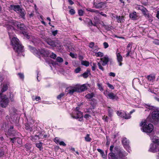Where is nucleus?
I'll return each mask as SVG.
<instances>
[{
    "mask_svg": "<svg viewBox=\"0 0 159 159\" xmlns=\"http://www.w3.org/2000/svg\"><path fill=\"white\" fill-rule=\"evenodd\" d=\"M9 85V82H4L2 84L0 87V95H2L3 93L5 92L7 90Z\"/></svg>",
    "mask_w": 159,
    "mask_h": 159,
    "instance_id": "nucleus-12",
    "label": "nucleus"
},
{
    "mask_svg": "<svg viewBox=\"0 0 159 159\" xmlns=\"http://www.w3.org/2000/svg\"><path fill=\"white\" fill-rule=\"evenodd\" d=\"M18 75H19L20 79L22 80L24 78V76L23 74L20 73H19L18 74Z\"/></svg>",
    "mask_w": 159,
    "mask_h": 159,
    "instance_id": "nucleus-49",
    "label": "nucleus"
},
{
    "mask_svg": "<svg viewBox=\"0 0 159 159\" xmlns=\"http://www.w3.org/2000/svg\"><path fill=\"white\" fill-rule=\"evenodd\" d=\"M75 86L76 89L77 90V92H81L87 89V87L85 84H84L82 85L77 84L75 85Z\"/></svg>",
    "mask_w": 159,
    "mask_h": 159,
    "instance_id": "nucleus-13",
    "label": "nucleus"
},
{
    "mask_svg": "<svg viewBox=\"0 0 159 159\" xmlns=\"http://www.w3.org/2000/svg\"><path fill=\"white\" fill-rule=\"evenodd\" d=\"M116 18L118 22H119L122 23L124 20V17L123 16H119V17L117 16Z\"/></svg>",
    "mask_w": 159,
    "mask_h": 159,
    "instance_id": "nucleus-30",
    "label": "nucleus"
},
{
    "mask_svg": "<svg viewBox=\"0 0 159 159\" xmlns=\"http://www.w3.org/2000/svg\"><path fill=\"white\" fill-rule=\"evenodd\" d=\"M53 35L55 36L57 34V30H55L52 32Z\"/></svg>",
    "mask_w": 159,
    "mask_h": 159,
    "instance_id": "nucleus-62",
    "label": "nucleus"
},
{
    "mask_svg": "<svg viewBox=\"0 0 159 159\" xmlns=\"http://www.w3.org/2000/svg\"><path fill=\"white\" fill-rule=\"evenodd\" d=\"M45 40L49 45L53 47H60V48L59 49H62V48L61 47L60 44V42L58 41L57 40L55 41H52V40L49 38H47Z\"/></svg>",
    "mask_w": 159,
    "mask_h": 159,
    "instance_id": "nucleus-9",
    "label": "nucleus"
},
{
    "mask_svg": "<svg viewBox=\"0 0 159 159\" xmlns=\"http://www.w3.org/2000/svg\"><path fill=\"white\" fill-rule=\"evenodd\" d=\"M33 100H35L36 101H39V100L41 99V98L40 97H37L35 98H33Z\"/></svg>",
    "mask_w": 159,
    "mask_h": 159,
    "instance_id": "nucleus-55",
    "label": "nucleus"
},
{
    "mask_svg": "<svg viewBox=\"0 0 159 159\" xmlns=\"http://www.w3.org/2000/svg\"><path fill=\"white\" fill-rule=\"evenodd\" d=\"M64 93H61L59 95L57 96V98L58 99H60L62 97H63L64 96Z\"/></svg>",
    "mask_w": 159,
    "mask_h": 159,
    "instance_id": "nucleus-47",
    "label": "nucleus"
},
{
    "mask_svg": "<svg viewBox=\"0 0 159 159\" xmlns=\"http://www.w3.org/2000/svg\"><path fill=\"white\" fill-rule=\"evenodd\" d=\"M11 7L16 12L19 13L21 18L25 19V12L24 10L19 5H11Z\"/></svg>",
    "mask_w": 159,
    "mask_h": 159,
    "instance_id": "nucleus-5",
    "label": "nucleus"
},
{
    "mask_svg": "<svg viewBox=\"0 0 159 159\" xmlns=\"http://www.w3.org/2000/svg\"><path fill=\"white\" fill-rule=\"evenodd\" d=\"M81 64L83 65L88 66H89V63L88 61H81Z\"/></svg>",
    "mask_w": 159,
    "mask_h": 159,
    "instance_id": "nucleus-34",
    "label": "nucleus"
},
{
    "mask_svg": "<svg viewBox=\"0 0 159 159\" xmlns=\"http://www.w3.org/2000/svg\"><path fill=\"white\" fill-rule=\"evenodd\" d=\"M69 4L71 5H73L74 3L71 0H68Z\"/></svg>",
    "mask_w": 159,
    "mask_h": 159,
    "instance_id": "nucleus-63",
    "label": "nucleus"
},
{
    "mask_svg": "<svg viewBox=\"0 0 159 159\" xmlns=\"http://www.w3.org/2000/svg\"><path fill=\"white\" fill-rule=\"evenodd\" d=\"M56 60L57 61L59 62H61L63 61V59L60 57H57L56 58Z\"/></svg>",
    "mask_w": 159,
    "mask_h": 159,
    "instance_id": "nucleus-41",
    "label": "nucleus"
},
{
    "mask_svg": "<svg viewBox=\"0 0 159 159\" xmlns=\"http://www.w3.org/2000/svg\"><path fill=\"white\" fill-rule=\"evenodd\" d=\"M104 95L107 97L112 99H114L117 98V97L116 95L113 93H109L107 90H105L104 92Z\"/></svg>",
    "mask_w": 159,
    "mask_h": 159,
    "instance_id": "nucleus-14",
    "label": "nucleus"
},
{
    "mask_svg": "<svg viewBox=\"0 0 159 159\" xmlns=\"http://www.w3.org/2000/svg\"><path fill=\"white\" fill-rule=\"evenodd\" d=\"M140 126L141 127V130L146 133H150L153 129V125L151 124L147 125L146 120L142 121L140 124Z\"/></svg>",
    "mask_w": 159,
    "mask_h": 159,
    "instance_id": "nucleus-3",
    "label": "nucleus"
},
{
    "mask_svg": "<svg viewBox=\"0 0 159 159\" xmlns=\"http://www.w3.org/2000/svg\"><path fill=\"white\" fill-rule=\"evenodd\" d=\"M89 71L88 70H87V71L84 73H83L82 75L84 78H87L89 76Z\"/></svg>",
    "mask_w": 159,
    "mask_h": 159,
    "instance_id": "nucleus-37",
    "label": "nucleus"
},
{
    "mask_svg": "<svg viewBox=\"0 0 159 159\" xmlns=\"http://www.w3.org/2000/svg\"><path fill=\"white\" fill-rule=\"evenodd\" d=\"M102 119L105 121H108V117L107 116H104Z\"/></svg>",
    "mask_w": 159,
    "mask_h": 159,
    "instance_id": "nucleus-54",
    "label": "nucleus"
},
{
    "mask_svg": "<svg viewBox=\"0 0 159 159\" xmlns=\"http://www.w3.org/2000/svg\"><path fill=\"white\" fill-rule=\"evenodd\" d=\"M156 16L158 19H159V11H157Z\"/></svg>",
    "mask_w": 159,
    "mask_h": 159,
    "instance_id": "nucleus-64",
    "label": "nucleus"
},
{
    "mask_svg": "<svg viewBox=\"0 0 159 159\" xmlns=\"http://www.w3.org/2000/svg\"><path fill=\"white\" fill-rule=\"evenodd\" d=\"M99 49V48L97 45H95V47L94 48L93 50H91L94 53H95L96 52H98V50Z\"/></svg>",
    "mask_w": 159,
    "mask_h": 159,
    "instance_id": "nucleus-35",
    "label": "nucleus"
},
{
    "mask_svg": "<svg viewBox=\"0 0 159 159\" xmlns=\"http://www.w3.org/2000/svg\"><path fill=\"white\" fill-rule=\"evenodd\" d=\"M7 21H8V22L9 23V24H12L16 26L17 28L20 29V30H25V29L26 27L25 25L23 24H21L20 22L14 21L13 20H7Z\"/></svg>",
    "mask_w": 159,
    "mask_h": 159,
    "instance_id": "nucleus-10",
    "label": "nucleus"
},
{
    "mask_svg": "<svg viewBox=\"0 0 159 159\" xmlns=\"http://www.w3.org/2000/svg\"><path fill=\"white\" fill-rule=\"evenodd\" d=\"M36 146L39 148L40 149V150H41V149L42 148V143H37L36 144Z\"/></svg>",
    "mask_w": 159,
    "mask_h": 159,
    "instance_id": "nucleus-36",
    "label": "nucleus"
},
{
    "mask_svg": "<svg viewBox=\"0 0 159 159\" xmlns=\"http://www.w3.org/2000/svg\"><path fill=\"white\" fill-rule=\"evenodd\" d=\"M81 70V69L80 67H78L76 68L75 70V73H78Z\"/></svg>",
    "mask_w": 159,
    "mask_h": 159,
    "instance_id": "nucleus-50",
    "label": "nucleus"
},
{
    "mask_svg": "<svg viewBox=\"0 0 159 159\" xmlns=\"http://www.w3.org/2000/svg\"><path fill=\"white\" fill-rule=\"evenodd\" d=\"M95 94L93 93H91L86 95L85 97L86 98L89 99L92 98L93 97H94Z\"/></svg>",
    "mask_w": 159,
    "mask_h": 159,
    "instance_id": "nucleus-27",
    "label": "nucleus"
},
{
    "mask_svg": "<svg viewBox=\"0 0 159 159\" xmlns=\"http://www.w3.org/2000/svg\"><path fill=\"white\" fill-rule=\"evenodd\" d=\"M94 45V43L93 42H91L89 44V47L90 48L92 47Z\"/></svg>",
    "mask_w": 159,
    "mask_h": 159,
    "instance_id": "nucleus-58",
    "label": "nucleus"
},
{
    "mask_svg": "<svg viewBox=\"0 0 159 159\" xmlns=\"http://www.w3.org/2000/svg\"><path fill=\"white\" fill-rule=\"evenodd\" d=\"M93 55L96 56V57H102L103 56V53L101 52H97L94 54H93Z\"/></svg>",
    "mask_w": 159,
    "mask_h": 159,
    "instance_id": "nucleus-29",
    "label": "nucleus"
},
{
    "mask_svg": "<svg viewBox=\"0 0 159 159\" xmlns=\"http://www.w3.org/2000/svg\"><path fill=\"white\" fill-rule=\"evenodd\" d=\"M106 84H107L108 86L110 89H114V87L112 85L109 84V83H107Z\"/></svg>",
    "mask_w": 159,
    "mask_h": 159,
    "instance_id": "nucleus-48",
    "label": "nucleus"
},
{
    "mask_svg": "<svg viewBox=\"0 0 159 159\" xmlns=\"http://www.w3.org/2000/svg\"><path fill=\"white\" fill-rule=\"evenodd\" d=\"M59 144L60 145H62L64 146H65L66 145V144L63 141L60 142L59 143Z\"/></svg>",
    "mask_w": 159,
    "mask_h": 159,
    "instance_id": "nucleus-53",
    "label": "nucleus"
},
{
    "mask_svg": "<svg viewBox=\"0 0 159 159\" xmlns=\"http://www.w3.org/2000/svg\"><path fill=\"white\" fill-rule=\"evenodd\" d=\"M108 111V115L109 116V117H110V120H112V119H111V117L112 116V111L109 110Z\"/></svg>",
    "mask_w": 159,
    "mask_h": 159,
    "instance_id": "nucleus-40",
    "label": "nucleus"
},
{
    "mask_svg": "<svg viewBox=\"0 0 159 159\" xmlns=\"http://www.w3.org/2000/svg\"><path fill=\"white\" fill-rule=\"evenodd\" d=\"M69 13L71 15H73L75 13V10L73 9H71L69 11Z\"/></svg>",
    "mask_w": 159,
    "mask_h": 159,
    "instance_id": "nucleus-43",
    "label": "nucleus"
},
{
    "mask_svg": "<svg viewBox=\"0 0 159 159\" xmlns=\"http://www.w3.org/2000/svg\"><path fill=\"white\" fill-rule=\"evenodd\" d=\"M97 86L98 87V89L101 91H103L104 90L102 84L99 82L97 84Z\"/></svg>",
    "mask_w": 159,
    "mask_h": 159,
    "instance_id": "nucleus-28",
    "label": "nucleus"
},
{
    "mask_svg": "<svg viewBox=\"0 0 159 159\" xmlns=\"http://www.w3.org/2000/svg\"><path fill=\"white\" fill-rule=\"evenodd\" d=\"M137 16L136 12H134L133 13H131L129 15L130 18L133 20H135L137 19Z\"/></svg>",
    "mask_w": 159,
    "mask_h": 159,
    "instance_id": "nucleus-25",
    "label": "nucleus"
},
{
    "mask_svg": "<svg viewBox=\"0 0 159 159\" xmlns=\"http://www.w3.org/2000/svg\"><path fill=\"white\" fill-rule=\"evenodd\" d=\"M80 108L79 107H77L76 109L74 110L72 114H71V116L72 118L74 119H79V120L81 121L82 120V118L83 115L82 113L79 110Z\"/></svg>",
    "mask_w": 159,
    "mask_h": 159,
    "instance_id": "nucleus-7",
    "label": "nucleus"
},
{
    "mask_svg": "<svg viewBox=\"0 0 159 159\" xmlns=\"http://www.w3.org/2000/svg\"><path fill=\"white\" fill-rule=\"evenodd\" d=\"M50 57L52 59H55L57 57V55L55 54L53 52H52L51 55H50Z\"/></svg>",
    "mask_w": 159,
    "mask_h": 159,
    "instance_id": "nucleus-42",
    "label": "nucleus"
},
{
    "mask_svg": "<svg viewBox=\"0 0 159 159\" xmlns=\"http://www.w3.org/2000/svg\"><path fill=\"white\" fill-rule=\"evenodd\" d=\"M2 129L5 130L6 129H7V128L8 129V133L10 134H13V133L11 132V130L13 129V127L12 126L10 125V126L7 124H4L2 126Z\"/></svg>",
    "mask_w": 159,
    "mask_h": 159,
    "instance_id": "nucleus-20",
    "label": "nucleus"
},
{
    "mask_svg": "<svg viewBox=\"0 0 159 159\" xmlns=\"http://www.w3.org/2000/svg\"><path fill=\"white\" fill-rule=\"evenodd\" d=\"M108 159H118V157L112 152H111L108 154Z\"/></svg>",
    "mask_w": 159,
    "mask_h": 159,
    "instance_id": "nucleus-22",
    "label": "nucleus"
},
{
    "mask_svg": "<svg viewBox=\"0 0 159 159\" xmlns=\"http://www.w3.org/2000/svg\"><path fill=\"white\" fill-rule=\"evenodd\" d=\"M109 75L110 76L114 77L116 75V74L115 73L111 72L109 73Z\"/></svg>",
    "mask_w": 159,
    "mask_h": 159,
    "instance_id": "nucleus-56",
    "label": "nucleus"
},
{
    "mask_svg": "<svg viewBox=\"0 0 159 159\" xmlns=\"http://www.w3.org/2000/svg\"><path fill=\"white\" fill-rule=\"evenodd\" d=\"M103 44L104 48H107L109 46V45H108V43H107V42H104L103 43Z\"/></svg>",
    "mask_w": 159,
    "mask_h": 159,
    "instance_id": "nucleus-51",
    "label": "nucleus"
},
{
    "mask_svg": "<svg viewBox=\"0 0 159 159\" xmlns=\"http://www.w3.org/2000/svg\"><path fill=\"white\" fill-rule=\"evenodd\" d=\"M31 51L36 55L39 56L41 55L45 57L48 56L50 53L48 51L45 50L44 49L38 50L34 48H33L31 49Z\"/></svg>",
    "mask_w": 159,
    "mask_h": 159,
    "instance_id": "nucleus-4",
    "label": "nucleus"
},
{
    "mask_svg": "<svg viewBox=\"0 0 159 159\" xmlns=\"http://www.w3.org/2000/svg\"><path fill=\"white\" fill-rule=\"evenodd\" d=\"M100 61L101 62H102V65H101L100 62H98V65L99 69L103 71L104 70V68L102 66H105L107 64L109 61V59L108 56H105L100 58Z\"/></svg>",
    "mask_w": 159,
    "mask_h": 159,
    "instance_id": "nucleus-6",
    "label": "nucleus"
},
{
    "mask_svg": "<svg viewBox=\"0 0 159 159\" xmlns=\"http://www.w3.org/2000/svg\"><path fill=\"white\" fill-rule=\"evenodd\" d=\"M11 141L14 143L17 142L18 143L20 144L21 143V139L20 138H13L10 139Z\"/></svg>",
    "mask_w": 159,
    "mask_h": 159,
    "instance_id": "nucleus-23",
    "label": "nucleus"
},
{
    "mask_svg": "<svg viewBox=\"0 0 159 159\" xmlns=\"http://www.w3.org/2000/svg\"><path fill=\"white\" fill-rule=\"evenodd\" d=\"M11 43L14 50L18 53V55H20V53L23 52L24 49L19 39L16 37H14L11 39Z\"/></svg>",
    "mask_w": 159,
    "mask_h": 159,
    "instance_id": "nucleus-1",
    "label": "nucleus"
},
{
    "mask_svg": "<svg viewBox=\"0 0 159 159\" xmlns=\"http://www.w3.org/2000/svg\"><path fill=\"white\" fill-rule=\"evenodd\" d=\"M76 88V87L75 85L73 86H70L68 88V93L71 95L74 92H77V90Z\"/></svg>",
    "mask_w": 159,
    "mask_h": 159,
    "instance_id": "nucleus-21",
    "label": "nucleus"
},
{
    "mask_svg": "<svg viewBox=\"0 0 159 159\" xmlns=\"http://www.w3.org/2000/svg\"><path fill=\"white\" fill-rule=\"evenodd\" d=\"M54 141L56 143H59L60 142V139L56 137L54 139Z\"/></svg>",
    "mask_w": 159,
    "mask_h": 159,
    "instance_id": "nucleus-46",
    "label": "nucleus"
},
{
    "mask_svg": "<svg viewBox=\"0 0 159 159\" xmlns=\"http://www.w3.org/2000/svg\"><path fill=\"white\" fill-rule=\"evenodd\" d=\"M87 10L88 11H90L91 12H95L96 13H98V11L97 10H96L94 9H87Z\"/></svg>",
    "mask_w": 159,
    "mask_h": 159,
    "instance_id": "nucleus-45",
    "label": "nucleus"
},
{
    "mask_svg": "<svg viewBox=\"0 0 159 159\" xmlns=\"http://www.w3.org/2000/svg\"><path fill=\"white\" fill-rule=\"evenodd\" d=\"M117 153V154L116 155V156L118 157V159H121L123 157L126 156L127 154L125 152L120 149L118 150Z\"/></svg>",
    "mask_w": 159,
    "mask_h": 159,
    "instance_id": "nucleus-17",
    "label": "nucleus"
},
{
    "mask_svg": "<svg viewBox=\"0 0 159 159\" xmlns=\"http://www.w3.org/2000/svg\"><path fill=\"white\" fill-rule=\"evenodd\" d=\"M147 78L149 81L153 82L155 80V76L154 75H151L148 76Z\"/></svg>",
    "mask_w": 159,
    "mask_h": 159,
    "instance_id": "nucleus-26",
    "label": "nucleus"
},
{
    "mask_svg": "<svg viewBox=\"0 0 159 159\" xmlns=\"http://www.w3.org/2000/svg\"><path fill=\"white\" fill-rule=\"evenodd\" d=\"M103 2H100L98 3H94V6L96 8L99 9L101 8L103 6Z\"/></svg>",
    "mask_w": 159,
    "mask_h": 159,
    "instance_id": "nucleus-24",
    "label": "nucleus"
},
{
    "mask_svg": "<svg viewBox=\"0 0 159 159\" xmlns=\"http://www.w3.org/2000/svg\"><path fill=\"white\" fill-rule=\"evenodd\" d=\"M97 151L100 153L102 156L103 157H105V155L104 152L102 150L99 148H98L97 149Z\"/></svg>",
    "mask_w": 159,
    "mask_h": 159,
    "instance_id": "nucleus-39",
    "label": "nucleus"
},
{
    "mask_svg": "<svg viewBox=\"0 0 159 159\" xmlns=\"http://www.w3.org/2000/svg\"><path fill=\"white\" fill-rule=\"evenodd\" d=\"M116 56L117 60L119 63V66H121L122 65V62L123 60V57L120 53L118 52L117 51L116 53Z\"/></svg>",
    "mask_w": 159,
    "mask_h": 159,
    "instance_id": "nucleus-16",
    "label": "nucleus"
},
{
    "mask_svg": "<svg viewBox=\"0 0 159 159\" xmlns=\"http://www.w3.org/2000/svg\"><path fill=\"white\" fill-rule=\"evenodd\" d=\"M4 155V152L2 150L0 149V157Z\"/></svg>",
    "mask_w": 159,
    "mask_h": 159,
    "instance_id": "nucleus-59",
    "label": "nucleus"
},
{
    "mask_svg": "<svg viewBox=\"0 0 159 159\" xmlns=\"http://www.w3.org/2000/svg\"><path fill=\"white\" fill-rule=\"evenodd\" d=\"M150 137L153 143L151 144L150 145L149 151L153 152H155L157 150L159 151V139L156 136H153L151 135Z\"/></svg>",
    "mask_w": 159,
    "mask_h": 159,
    "instance_id": "nucleus-2",
    "label": "nucleus"
},
{
    "mask_svg": "<svg viewBox=\"0 0 159 159\" xmlns=\"http://www.w3.org/2000/svg\"><path fill=\"white\" fill-rule=\"evenodd\" d=\"M92 66V70L93 71H94L96 70L97 68V66L96 63H93L91 65Z\"/></svg>",
    "mask_w": 159,
    "mask_h": 159,
    "instance_id": "nucleus-38",
    "label": "nucleus"
},
{
    "mask_svg": "<svg viewBox=\"0 0 159 159\" xmlns=\"http://www.w3.org/2000/svg\"><path fill=\"white\" fill-rule=\"evenodd\" d=\"M78 14L79 16H82L84 15V11L82 10H78Z\"/></svg>",
    "mask_w": 159,
    "mask_h": 159,
    "instance_id": "nucleus-44",
    "label": "nucleus"
},
{
    "mask_svg": "<svg viewBox=\"0 0 159 159\" xmlns=\"http://www.w3.org/2000/svg\"><path fill=\"white\" fill-rule=\"evenodd\" d=\"M13 94L12 93H10V94L9 96V98L12 100V99L13 98Z\"/></svg>",
    "mask_w": 159,
    "mask_h": 159,
    "instance_id": "nucleus-60",
    "label": "nucleus"
},
{
    "mask_svg": "<svg viewBox=\"0 0 159 159\" xmlns=\"http://www.w3.org/2000/svg\"><path fill=\"white\" fill-rule=\"evenodd\" d=\"M21 34L27 39H30V40L34 44H35L36 43L39 42V40L37 39L35 37L31 36L30 34L27 32V30H21Z\"/></svg>",
    "mask_w": 159,
    "mask_h": 159,
    "instance_id": "nucleus-8",
    "label": "nucleus"
},
{
    "mask_svg": "<svg viewBox=\"0 0 159 159\" xmlns=\"http://www.w3.org/2000/svg\"><path fill=\"white\" fill-rule=\"evenodd\" d=\"M8 33L10 39L11 38H12L14 37H15V34L12 31V30H9V31L8 32Z\"/></svg>",
    "mask_w": 159,
    "mask_h": 159,
    "instance_id": "nucleus-31",
    "label": "nucleus"
},
{
    "mask_svg": "<svg viewBox=\"0 0 159 159\" xmlns=\"http://www.w3.org/2000/svg\"><path fill=\"white\" fill-rule=\"evenodd\" d=\"M117 114L118 116L124 118L125 119H129L131 117V116L127 114L124 111H117Z\"/></svg>",
    "mask_w": 159,
    "mask_h": 159,
    "instance_id": "nucleus-15",
    "label": "nucleus"
},
{
    "mask_svg": "<svg viewBox=\"0 0 159 159\" xmlns=\"http://www.w3.org/2000/svg\"><path fill=\"white\" fill-rule=\"evenodd\" d=\"M152 117L154 120L159 121V111L158 110L153 111L152 113Z\"/></svg>",
    "mask_w": 159,
    "mask_h": 159,
    "instance_id": "nucleus-19",
    "label": "nucleus"
},
{
    "mask_svg": "<svg viewBox=\"0 0 159 159\" xmlns=\"http://www.w3.org/2000/svg\"><path fill=\"white\" fill-rule=\"evenodd\" d=\"M89 25H91V26H92V25H94V26H95L96 25L95 24H94V25L93 23L92 22L91 20H89Z\"/></svg>",
    "mask_w": 159,
    "mask_h": 159,
    "instance_id": "nucleus-57",
    "label": "nucleus"
},
{
    "mask_svg": "<svg viewBox=\"0 0 159 159\" xmlns=\"http://www.w3.org/2000/svg\"><path fill=\"white\" fill-rule=\"evenodd\" d=\"M40 18L41 19V22L42 23L43 25H46L45 22L43 20V17L42 16H40Z\"/></svg>",
    "mask_w": 159,
    "mask_h": 159,
    "instance_id": "nucleus-52",
    "label": "nucleus"
},
{
    "mask_svg": "<svg viewBox=\"0 0 159 159\" xmlns=\"http://www.w3.org/2000/svg\"><path fill=\"white\" fill-rule=\"evenodd\" d=\"M132 44L131 43H129L127 47V52H131V48H132Z\"/></svg>",
    "mask_w": 159,
    "mask_h": 159,
    "instance_id": "nucleus-33",
    "label": "nucleus"
},
{
    "mask_svg": "<svg viewBox=\"0 0 159 159\" xmlns=\"http://www.w3.org/2000/svg\"><path fill=\"white\" fill-rule=\"evenodd\" d=\"M85 140L86 142H90L91 141L92 139L89 137V134H87L84 137Z\"/></svg>",
    "mask_w": 159,
    "mask_h": 159,
    "instance_id": "nucleus-32",
    "label": "nucleus"
},
{
    "mask_svg": "<svg viewBox=\"0 0 159 159\" xmlns=\"http://www.w3.org/2000/svg\"><path fill=\"white\" fill-rule=\"evenodd\" d=\"M90 117V116L88 114H86L84 115V117L85 118L87 119Z\"/></svg>",
    "mask_w": 159,
    "mask_h": 159,
    "instance_id": "nucleus-61",
    "label": "nucleus"
},
{
    "mask_svg": "<svg viewBox=\"0 0 159 159\" xmlns=\"http://www.w3.org/2000/svg\"><path fill=\"white\" fill-rule=\"evenodd\" d=\"M122 143L125 148L126 149V150L129 152H130V149L129 146V141L127 140L126 138H124L122 140Z\"/></svg>",
    "mask_w": 159,
    "mask_h": 159,
    "instance_id": "nucleus-18",
    "label": "nucleus"
},
{
    "mask_svg": "<svg viewBox=\"0 0 159 159\" xmlns=\"http://www.w3.org/2000/svg\"><path fill=\"white\" fill-rule=\"evenodd\" d=\"M139 8L141 9L144 15L147 19H148L150 21H151L152 20L151 16L149 15L148 10L145 8L143 7L142 6H140Z\"/></svg>",
    "mask_w": 159,
    "mask_h": 159,
    "instance_id": "nucleus-11",
    "label": "nucleus"
}]
</instances>
